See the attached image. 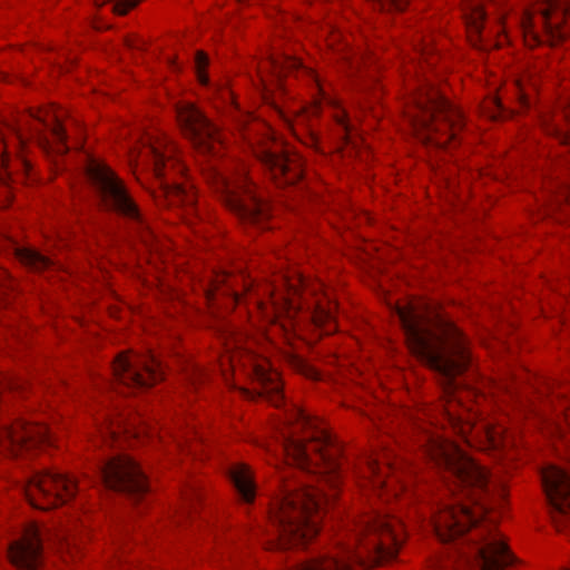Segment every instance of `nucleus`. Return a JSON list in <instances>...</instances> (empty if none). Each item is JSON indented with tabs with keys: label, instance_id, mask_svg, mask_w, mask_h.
<instances>
[{
	"label": "nucleus",
	"instance_id": "nucleus-1",
	"mask_svg": "<svg viewBox=\"0 0 570 570\" xmlns=\"http://www.w3.org/2000/svg\"><path fill=\"white\" fill-rule=\"evenodd\" d=\"M424 452L453 479L438 495L431 513V527L440 541L459 540L461 548L433 570H504L515 561L501 534L492 525L476 528L480 517L505 497L504 487L458 444L432 432L419 440Z\"/></svg>",
	"mask_w": 570,
	"mask_h": 570
},
{
	"label": "nucleus",
	"instance_id": "nucleus-2",
	"mask_svg": "<svg viewBox=\"0 0 570 570\" xmlns=\"http://www.w3.org/2000/svg\"><path fill=\"white\" fill-rule=\"evenodd\" d=\"M291 429L282 434V449L299 468L322 474L333 493L313 487L283 484L279 498L271 509L276 529L272 549H286L304 543L318 532L325 505L335 497L342 479L341 448L316 420L302 409L293 411Z\"/></svg>",
	"mask_w": 570,
	"mask_h": 570
},
{
	"label": "nucleus",
	"instance_id": "nucleus-3",
	"mask_svg": "<svg viewBox=\"0 0 570 570\" xmlns=\"http://www.w3.org/2000/svg\"><path fill=\"white\" fill-rule=\"evenodd\" d=\"M395 313L411 353L440 376L444 394L442 414L465 438L472 425L458 411L462 405L458 395L461 383L456 381L471 362L463 334L450 321L414 304L397 306Z\"/></svg>",
	"mask_w": 570,
	"mask_h": 570
},
{
	"label": "nucleus",
	"instance_id": "nucleus-4",
	"mask_svg": "<svg viewBox=\"0 0 570 570\" xmlns=\"http://www.w3.org/2000/svg\"><path fill=\"white\" fill-rule=\"evenodd\" d=\"M404 525L377 512L343 523L334 547L288 570H360L392 560L403 542Z\"/></svg>",
	"mask_w": 570,
	"mask_h": 570
},
{
	"label": "nucleus",
	"instance_id": "nucleus-5",
	"mask_svg": "<svg viewBox=\"0 0 570 570\" xmlns=\"http://www.w3.org/2000/svg\"><path fill=\"white\" fill-rule=\"evenodd\" d=\"M177 119L184 135L203 156L213 158L203 167L207 181L219 194L224 204L237 216L252 223H261L268 217L269 207L256 193L254 184L245 171L232 173L216 163L223 147L217 128L193 105L177 109Z\"/></svg>",
	"mask_w": 570,
	"mask_h": 570
},
{
	"label": "nucleus",
	"instance_id": "nucleus-6",
	"mask_svg": "<svg viewBox=\"0 0 570 570\" xmlns=\"http://www.w3.org/2000/svg\"><path fill=\"white\" fill-rule=\"evenodd\" d=\"M269 302L262 305L266 316L275 324L279 323L283 331L287 332L293 325L294 317L303 308H306L309 316L318 325L331 323L335 318L337 305L332 301L324 286L320 282H311L301 274L284 276L282 288L271 287Z\"/></svg>",
	"mask_w": 570,
	"mask_h": 570
},
{
	"label": "nucleus",
	"instance_id": "nucleus-7",
	"mask_svg": "<svg viewBox=\"0 0 570 570\" xmlns=\"http://www.w3.org/2000/svg\"><path fill=\"white\" fill-rule=\"evenodd\" d=\"M409 122L423 144L445 148L464 126L463 116L442 92L424 85L413 97Z\"/></svg>",
	"mask_w": 570,
	"mask_h": 570
},
{
	"label": "nucleus",
	"instance_id": "nucleus-8",
	"mask_svg": "<svg viewBox=\"0 0 570 570\" xmlns=\"http://www.w3.org/2000/svg\"><path fill=\"white\" fill-rule=\"evenodd\" d=\"M175 154L176 149L166 136L146 134L141 138V149L130 151V161L136 166L142 164L153 171L170 204L181 203L185 206H193L196 202L195 193L180 184L170 185L168 181L169 170L177 169L183 173L184 169L176 160Z\"/></svg>",
	"mask_w": 570,
	"mask_h": 570
},
{
	"label": "nucleus",
	"instance_id": "nucleus-9",
	"mask_svg": "<svg viewBox=\"0 0 570 570\" xmlns=\"http://www.w3.org/2000/svg\"><path fill=\"white\" fill-rule=\"evenodd\" d=\"M522 30L528 46L564 40L570 35V2L546 0L522 17Z\"/></svg>",
	"mask_w": 570,
	"mask_h": 570
},
{
	"label": "nucleus",
	"instance_id": "nucleus-10",
	"mask_svg": "<svg viewBox=\"0 0 570 570\" xmlns=\"http://www.w3.org/2000/svg\"><path fill=\"white\" fill-rule=\"evenodd\" d=\"M87 174L108 208L126 217L141 233H149V226L137 204L128 194L122 181L109 167L100 161L91 160L88 165Z\"/></svg>",
	"mask_w": 570,
	"mask_h": 570
},
{
	"label": "nucleus",
	"instance_id": "nucleus-11",
	"mask_svg": "<svg viewBox=\"0 0 570 570\" xmlns=\"http://www.w3.org/2000/svg\"><path fill=\"white\" fill-rule=\"evenodd\" d=\"M556 412L564 424L570 428V397L557 394ZM542 487L551 508L553 522L558 531H562L570 519V474L559 468L550 466L541 473Z\"/></svg>",
	"mask_w": 570,
	"mask_h": 570
},
{
	"label": "nucleus",
	"instance_id": "nucleus-12",
	"mask_svg": "<svg viewBox=\"0 0 570 570\" xmlns=\"http://www.w3.org/2000/svg\"><path fill=\"white\" fill-rule=\"evenodd\" d=\"M95 473L105 488L121 493L134 502L142 500L148 493L145 473L128 455H117L96 464Z\"/></svg>",
	"mask_w": 570,
	"mask_h": 570
},
{
	"label": "nucleus",
	"instance_id": "nucleus-13",
	"mask_svg": "<svg viewBox=\"0 0 570 570\" xmlns=\"http://www.w3.org/2000/svg\"><path fill=\"white\" fill-rule=\"evenodd\" d=\"M20 490L32 507L42 510L62 504L80 491L73 476L50 471L28 475Z\"/></svg>",
	"mask_w": 570,
	"mask_h": 570
},
{
	"label": "nucleus",
	"instance_id": "nucleus-14",
	"mask_svg": "<svg viewBox=\"0 0 570 570\" xmlns=\"http://www.w3.org/2000/svg\"><path fill=\"white\" fill-rule=\"evenodd\" d=\"M51 539L68 548L71 544L68 535L62 531L51 533L48 529L29 524L19 539L8 544L7 558L17 570H40L43 562V543Z\"/></svg>",
	"mask_w": 570,
	"mask_h": 570
},
{
	"label": "nucleus",
	"instance_id": "nucleus-15",
	"mask_svg": "<svg viewBox=\"0 0 570 570\" xmlns=\"http://www.w3.org/2000/svg\"><path fill=\"white\" fill-rule=\"evenodd\" d=\"M112 373L117 383L130 390H145L164 377L161 362L156 355H117L112 363Z\"/></svg>",
	"mask_w": 570,
	"mask_h": 570
},
{
	"label": "nucleus",
	"instance_id": "nucleus-16",
	"mask_svg": "<svg viewBox=\"0 0 570 570\" xmlns=\"http://www.w3.org/2000/svg\"><path fill=\"white\" fill-rule=\"evenodd\" d=\"M52 432L42 424L17 420L0 430V451L13 456L39 444H51Z\"/></svg>",
	"mask_w": 570,
	"mask_h": 570
},
{
	"label": "nucleus",
	"instance_id": "nucleus-17",
	"mask_svg": "<svg viewBox=\"0 0 570 570\" xmlns=\"http://www.w3.org/2000/svg\"><path fill=\"white\" fill-rule=\"evenodd\" d=\"M253 151L277 184L291 185L302 178L303 169L298 159L266 146L254 147Z\"/></svg>",
	"mask_w": 570,
	"mask_h": 570
},
{
	"label": "nucleus",
	"instance_id": "nucleus-18",
	"mask_svg": "<svg viewBox=\"0 0 570 570\" xmlns=\"http://www.w3.org/2000/svg\"><path fill=\"white\" fill-rule=\"evenodd\" d=\"M563 124L570 127V96L561 100L558 108L541 116L543 130L560 144L570 147V129L566 130Z\"/></svg>",
	"mask_w": 570,
	"mask_h": 570
},
{
	"label": "nucleus",
	"instance_id": "nucleus-19",
	"mask_svg": "<svg viewBox=\"0 0 570 570\" xmlns=\"http://www.w3.org/2000/svg\"><path fill=\"white\" fill-rule=\"evenodd\" d=\"M229 478L240 499L245 503H252L255 498L256 488L249 468L244 463L233 464L229 469Z\"/></svg>",
	"mask_w": 570,
	"mask_h": 570
},
{
	"label": "nucleus",
	"instance_id": "nucleus-20",
	"mask_svg": "<svg viewBox=\"0 0 570 570\" xmlns=\"http://www.w3.org/2000/svg\"><path fill=\"white\" fill-rule=\"evenodd\" d=\"M255 380L262 385V394L268 396L275 405L282 400V385L278 381V374L271 371L265 364H255L253 366Z\"/></svg>",
	"mask_w": 570,
	"mask_h": 570
},
{
	"label": "nucleus",
	"instance_id": "nucleus-21",
	"mask_svg": "<svg viewBox=\"0 0 570 570\" xmlns=\"http://www.w3.org/2000/svg\"><path fill=\"white\" fill-rule=\"evenodd\" d=\"M395 462H392V458L389 452H384L376 456L372 455L367 459L366 470L375 490H381L386 485L385 471L395 472Z\"/></svg>",
	"mask_w": 570,
	"mask_h": 570
},
{
	"label": "nucleus",
	"instance_id": "nucleus-22",
	"mask_svg": "<svg viewBox=\"0 0 570 570\" xmlns=\"http://www.w3.org/2000/svg\"><path fill=\"white\" fill-rule=\"evenodd\" d=\"M234 282L235 277H232L226 272L216 274L204 289L208 303H213L217 298V295L220 293L226 295L232 304L237 303L239 298L237 292L234 288Z\"/></svg>",
	"mask_w": 570,
	"mask_h": 570
},
{
	"label": "nucleus",
	"instance_id": "nucleus-23",
	"mask_svg": "<svg viewBox=\"0 0 570 570\" xmlns=\"http://www.w3.org/2000/svg\"><path fill=\"white\" fill-rule=\"evenodd\" d=\"M17 258L27 267L33 271H45L55 265V262L33 248L17 247Z\"/></svg>",
	"mask_w": 570,
	"mask_h": 570
},
{
	"label": "nucleus",
	"instance_id": "nucleus-24",
	"mask_svg": "<svg viewBox=\"0 0 570 570\" xmlns=\"http://www.w3.org/2000/svg\"><path fill=\"white\" fill-rule=\"evenodd\" d=\"M35 118L38 122L48 127L52 136L59 142H65L67 135L66 129L61 122L60 115L57 112L47 111L46 114H42L38 111L37 115H35Z\"/></svg>",
	"mask_w": 570,
	"mask_h": 570
},
{
	"label": "nucleus",
	"instance_id": "nucleus-25",
	"mask_svg": "<svg viewBox=\"0 0 570 570\" xmlns=\"http://www.w3.org/2000/svg\"><path fill=\"white\" fill-rule=\"evenodd\" d=\"M482 429L485 441L490 449L499 450L501 446H504V436L502 429L491 428L489 425H484Z\"/></svg>",
	"mask_w": 570,
	"mask_h": 570
},
{
	"label": "nucleus",
	"instance_id": "nucleus-26",
	"mask_svg": "<svg viewBox=\"0 0 570 570\" xmlns=\"http://www.w3.org/2000/svg\"><path fill=\"white\" fill-rule=\"evenodd\" d=\"M140 0H96V6L101 7L106 3L112 4V12L116 14L124 16L126 14L130 9L135 8Z\"/></svg>",
	"mask_w": 570,
	"mask_h": 570
},
{
	"label": "nucleus",
	"instance_id": "nucleus-27",
	"mask_svg": "<svg viewBox=\"0 0 570 570\" xmlns=\"http://www.w3.org/2000/svg\"><path fill=\"white\" fill-rule=\"evenodd\" d=\"M292 367L298 372L299 374L308 377V379H313V380H316L318 379L320 374L318 372L316 371V368H314L307 361H305L304 358L299 357V356H293L292 357Z\"/></svg>",
	"mask_w": 570,
	"mask_h": 570
},
{
	"label": "nucleus",
	"instance_id": "nucleus-28",
	"mask_svg": "<svg viewBox=\"0 0 570 570\" xmlns=\"http://www.w3.org/2000/svg\"><path fill=\"white\" fill-rule=\"evenodd\" d=\"M484 20L485 11L483 10L482 6L473 4L471 8L470 17L468 19L470 28H472L475 32H481Z\"/></svg>",
	"mask_w": 570,
	"mask_h": 570
},
{
	"label": "nucleus",
	"instance_id": "nucleus-29",
	"mask_svg": "<svg viewBox=\"0 0 570 570\" xmlns=\"http://www.w3.org/2000/svg\"><path fill=\"white\" fill-rule=\"evenodd\" d=\"M267 63L275 70V72H283L285 69H294L297 68L299 62L296 59H292L289 57H284V59H278L272 57Z\"/></svg>",
	"mask_w": 570,
	"mask_h": 570
},
{
	"label": "nucleus",
	"instance_id": "nucleus-30",
	"mask_svg": "<svg viewBox=\"0 0 570 570\" xmlns=\"http://www.w3.org/2000/svg\"><path fill=\"white\" fill-rule=\"evenodd\" d=\"M208 65V57L205 52L198 51L195 57V66H196V72L197 78L200 83L207 85L208 83V77L205 73V68Z\"/></svg>",
	"mask_w": 570,
	"mask_h": 570
},
{
	"label": "nucleus",
	"instance_id": "nucleus-31",
	"mask_svg": "<svg viewBox=\"0 0 570 570\" xmlns=\"http://www.w3.org/2000/svg\"><path fill=\"white\" fill-rule=\"evenodd\" d=\"M7 128L14 138L17 145L19 147L22 146V144H24V135L22 132V128L14 124L7 125Z\"/></svg>",
	"mask_w": 570,
	"mask_h": 570
},
{
	"label": "nucleus",
	"instance_id": "nucleus-32",
	"mask_svg": "<svg viewBox=\"0 0 570 570\" xmlns=\"http://www.w3.org/2000/svg\"><path fill=\"white\" fill-rule=\"evenodd\" d=\"M337 122L341 126L345 138L350 139L351 126H350V122L347 121L346 115L344 112H342V115H337Z\"/></svg>",
	"mask_w": 570,
	"mask_h": 570
},
{
	"label": "nucleus",
	"instance_id": "nucleus-33",
	"mask_svg": "<svg viewBox=\"0 0 570 570\" xmlns=\"http://www.w3.org/2000/svg\"><path fill=\"white\" fill-rule=\"evenodd\" d=\"M517 86L519 88V91H520V99L522 100L523 104H528V97H527V92H525V79L524 78H521L517 81Z\"/></svg>",
	"mask_w": 570,
	"mask_h": 570
},
{
	"label": "nucleus",
	"instance_id": "nucleus-34",
	"mask_svg": "<svg viewBox=\"0 0 570 570\" xmlns=\"http://www.w3.org/2000/svg\"><path fill=\"white\" fill-rule=\"evenodd\" d=\"M8 179H9L8 169L0 170V189L8 188V186H9Z\"/></svg>",
	"mask_w": 570,
	"mask_h": 570
},
{
	"label": "nucleus",
	"instance_id": "nucleus-35",
	"mask_svg": "<svg viewBox=\"0 0 570 570\" xmlns=\"http://www.w3.org/2000/svg\"><path fill=\"white\" fill-rule=\"evenodd\" d=\"M0 140L6 149V154L8 153V148H9V142L7 140V137L3 132H0Z\"/></svg>",
	"mask_w": 570,
	"mask_h": 570
},
{
	"label": "nucleus",
	"instance_id": "nucleus-36",
	"mask_svg": "<svg viewBox=\"0 0 570 570\" xmlns=\"http://www.w3.org/2000/svg\"><path fill=\"white\" fill-rule=\"evenodd\" d=\"M527 80H529L531 82V86L534 88L537 86L534 79H533V75L532 73H529L527 76Z\"/></svg>",
	"mask_w": 570,
	"mask_h": 570
},
{
	"label": "nucleus",
	"instance_id": "nucleus-37",
	"mask_svg": "<svg viewBox=\"0 0 570 570\" xmlns=\"http://www.w3.org/2000/svg\"><path fill=\"white\" fill-rule=\"evenodd\" d=\"M126 43L128 48H136V43L132 40H127Z\"/></svg>",
	"mask_w": 570,
	"mask_h": 570
},
{
	"label": "nucleus",
	"instance_id": "nucleus-38",
	"mask_svg": "<svg viewBox=\"0 0 570 570\" xmlns=\"http://www.w3.org/2000/svg\"><path fill=\"white\" fill-rule=\"evenodd\" d=\"M567 166H568V171L570 174V161L569 160H567Z\"/></svg>",
	"mask_w": 570,
	"mask_h": 570
},
{
	"label": "nucleus",
	"instance_id": "nucleus-39",
	"mask_svg": "<svg viewBox=\"0 0 570 570\" xmlns=\"http://www.w3.org/2000/svg\"><path fill=\"white\" fill-rule=\"evenodd\" d=\"M562 429H563V428H562L561 423L559 422V423H558V430L562 431Z\"/></svg>",
	"mask_w": 570,
	"mask_h": 570
},
{
	"label": "nucleus",
	"instance_id": "nucleus-40",
	"mask_svg": "<svg viewBox=\"0 0 570 570\" xmlns=\"http://www.w3.org/2000/svg\"><path fill=\"white\" fill-rule=\"evenodd\" d=\"M2 163H3V165L7 167V160H6V158H4V157H3V159H2Z\"/></svg>",
	"mask_w": 570,
	"mask_h": 570
},
{
	"label": "nucleus",
	"instance_id": "nucleus-41",
	"mask_svg": "<svg viewBox=\"0 0 570 570\" xmlns=\"http://www.w3.org/2000/svg\"><path fill=\"white\" fill-rule=\"evenodd\" d=\"M564 570H570V568H568V569H564Z\"/></svg>",
	"mask_w": 570,
	"mask_h": 570
}]
</instances>
